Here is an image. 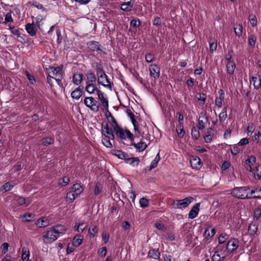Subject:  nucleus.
Returning <instances> with one entry per match:
<instances>
[{"mask_svg": "<svg viewBox=\"0 0 261 261\" xmlns=\"http://www.w3.org/2000/svg\"><path fill=\"white\" fill-rule=\"evenodd\" d=\"M249 189L247 186L235 188L231 192V194L233 197L242 199H250L249 193L247 192Z\"/></svg>", "mask_w": 261, "mask_h": 261, "instance_id": "1", "label": "nucleus"}, {"mask_svg": "<svg viewBox=\"0 0 261 261\" xmlns=\"http://www.w3.org/2000/svg\"><path fill=\"white\" fill-rule=\"evenodd\" d=\"M193 200L192 197H188L180 200H171V205L174 208L182 209L188 207Z\"/></svg>", "mask_w": 261, "mask_h": 261, "instance_id": "2", "label": "nucleus"}, {"mask_svg": "<svg viewBox=\"0 0 261 261\" xmlns=\"http://www.w3.org/2000/svg\"><path fill=\"white\" fill-rule=\"evenodd\" d=\"M112 127L113 128L116 136L120 139L125 140L127 138L131 140L133 139V135L127 129L124 132L123 129L118 126L117 122H115L114 124L112 125Z\"/></svg>", "mask_w": 261, "mask_h": 261, "instance_id": "3", "label": "nucleus"}, {"mask_svg": "<svg viewBox=\"0 0 261 261\" xmlns=\"http://www.w3.org/2000/svg\"><path fill=\"white\" fill-rule=\"evenodd\" d=\"M84 104L91 110L97 112L99 109V105L93 97H87L84 99Z\"/></svg>", "mask_w": 261, "mask_h": 261, "instance_id": "4", "label": "nucleus"}, {"mask_svg": "<svg viewBox=\"0 0 261 261\" xmlns=\"http://www.w3.org/2000/svg\"><path fill=\"white\" fill-rule=\"evenodd\" d=\"M59 237V235L56 233V232L52 228L51 229L46 232L45 234L43 236V240L45 243H51L56 241Z\"/></svg>", "mask_w": 261, "mask_h": 261, "instance_id": "5", "label": "nucleus"}, {"mask_svg": "<svg viewBox=\"0 0 261 261\" xmlns=\"http://www.w3.org/2000/svg\"><path fill=\"white\" fill-rule=\"evenodd\" d=\"M149 70L150 75L155 80L158 79L160 75V68L156 64H151L149 66Z\"/></svg>", "mask_w": 261, "mask_h": 261, "instance_id": "6", "label": "nucleus"}, {"mask_svg": "<svg viewBox=\"0 0 261 261\" xmlns=\"http://www.w3.org/2000/svg\"><path fill=\"white\" fill-rule=\"evenodd\" d=\"M238 241L236 239H231L227 242L226 250L227 252L232 253L238 248Z\"/></svg>", "mask_w": 261, "mask_h": 261, "instance_id": "7", "label": "nucleus"}, {"mask_svg": "<svg viewBox=\"0 0 261 261\" xmlns=\"http://www.w3.org/2000/svg\"><path fill=\"white\" fill-rule=\"evenodd\" d=\"M98 77V83L104 86L105 87H107L111 89L112 87L110 84V82L108 79V76L106 73H104V75L100 74V75L97 76Z\"/></svg>", "mask_w": 261, "mask_h": 261, "instance_id": "8", "label": "nucleus"}, {"mask_svg": "<svg viewBox=\"0 0 261 261\" xmlns=\"http://www.w3.org/2000/svg\"><path fill=\"white\" fill-rule=\"evenodd\" d=\"M102 134L109 138H111V139H114L115 137L111 129H110L108 124L105 125L103 123L101 125Z\"/></svg>", "mask_w": 261, "mask_h": 261, "instance_id": "9", "label": "nucleus"}, {"mask_svg": "<svg viewBox=\"0 0 261 261\" xmlns=\"http://www.w3.org/2000/svg\"><path fill=\"white\" fill-rule=\"evenodd\" d=\"M199 206L200 203H197L192 207L188 215L189 219H194L197 216L199 211Z\"/></svg>", "mask_w": 261, "mask_h": 261, "instance_id": "10", "label": "nucleus"}, {"mask_svg": "<svg viewBox=\"0 0 261 261\" xmlns=\"http://www.w3.org/2000/svg\"><path fill=\"white\" fill-rule=\"evenodd\" d=\"M97 95L100 100L103 109H108L109 108V101L107 97L103 95V93L101 91H97Z\"/></svg>", "mask_w": 261, "mask_h": 261, "instance_id": "11", "label": "nucleus"}, {"mask_svg": "<svg viewBox=\"0 0 261 261\" xmlns=\"http://www.w3.org/2000/svg\"><path fill=\"white\" fill-rule=\"evenodd\" d=\"M25 29L30 36H35L36 35L37 29L34 23L26 24Z\"/></svg>", "mask_w": 261, "mask_h": 261, "instance_id": "12", "label": "nucleus"}, {"mask_svg": "<svg viewBox=\"0 0 261 261\" xmlns=\"http://www.w3.org/2000/svg\"><path fill=\"white\" fill-rule=\"evenodd\" d=\"M250 199L261 198V187H254L249 193Z\"/></svg>", "mask_w": 261, "mask_h": 261, "instance_id": "13", "label": "nucleus"}, {"mask_svg": "<svg viewBox=\"0 0 261 261\" xmlns=\"http://www.w3.org/2000/svg\"><path fill=\"white\" fill-rule=\"evenodd\" d=\"M191 166L194 169H199L201 167V160L198 156H192L190 159Z\"/></svg>", "mask_w": 261, "mask_h": 261, "instance_id": "14", "label": "nucleus"}, {"mask_svg": "<svg viewBox=\"0 0 261 261\" xmlns=\"http://www.w3.org/2000/svg\"><path fill=\"white\" fill-rule=\"evenodd\" d=\"M86 227V224L84 221H76L75 223L74 229L79 233H82Z\"/></svg>", "mask_w": 261, "mask_h": 261, "instance_id": "15", "label": "nucleus"}, {"mask_svg": "<svg viewBox=\"0 0 261 261\" xmlns=\"http://www.w3.org/2000/svg\"><path fill=\"white\" fill-rule=\"evenodd\" d=\"M208 119L205 115L201 113L198 119V128L199 129H202L204 127L205 123L207 122Z\"/></svg>", "mask_w": 261, "mask_h": 261, "instance_id": "16", "label": "nucleus"}, {"mask_svg": "<svg viewBox=\"0 0 261 261\" xmlns=\"http://www.w3.org/2000/svg\"><path fill=\"white\" fill-rule=\"evenodd\" d=\"M62 66L57 67H52L51 72L55 78L62 77Z\"/></svg>", "mask_w": 261, "mask_h": 261, "instance_id": "17", "label": "nucleus"}, {"mask_svg": "<svg viewBox=\"0 0 261 261\" xmlns=\"http://www.w3.org/2000/svg\"><path fill=\"white\" fill-rule=\"evenodd\" d=\"M214 130L213 128L209 127L207 129V132L205 136H204V141L206 143H210L213 140L214 136Z\"/></svg>", "mask_w": 261, "mask_h": 261, "instance_id": "18", "label": "nucleus"}, {"mask_svg": "<svg viewBox=\"0 0 261 261\" xmlns=\"http://www.w3.org/2000/svg\"><path fill=\"white\" fill-rule=\"evenodd\" d=\"M85 90L90 94L94 93L95 92L97 93V91H100L97 88L95 84L89 83L86 84Z\"/></svg>", "mask_w": 261, "mask_h": 261, "instance_id": "19", "label": "nucleus"}, {"mask_svg": "<svg viewBox=\"0 0 261 261\" xmlns=\"http://www.w3.org/2000/svg\"><path fill=\"white\" fill-rule=\"evenodd\" d=\"M257 230L258 226L256 223L252 222L249 224L248 232L250 236L257 234Z\"/></svg>", "mask_w": 261, "mask_h": 261, "instance_id": "20", "label": "nucleus"}, {"mask_svg": "<svg viewBox=\"0 0 261 261\" xmlns=\"http://www.w3.org/2000/svg\"><path fill=\"white\" fill-rule=\"evenodd\" d=\"M83 240V237L82 236L76 234L72 240V244L73 246L78 247L82 244Z\"/></svg>", "mask_w": 261, "mask_h": 261, "instance_id": "21", "label": "nucleus"}, {"mask_svg": "<svg viewBox=\"0 0 261 261\" xmlns=\"http://www.w3.org/2000/svg\"><path fill=\"white\" fill-rule=\"evenodd\" d=\"M236 64L232 61H227L226 64L227 73L229 75H232L234 71Z\"/></svg>", "mask_w": 261, "mask_h": 261, "instance_id": "22", "label": "nucleus"}, {"mask_svg": "<svg viewBox=\"0 0 261 261\" xmlns=\"http://www.w3.org/2000/svg\"><path fill=\"white\" fill-rule=\"evenodd\" d=\"M83 74L81 72H77L74 74L73 76V82L74 84L77 85L81 83L83 81Z\"/></svg>", "mask_w": 261, "mask_h": 261, "instance_id": "23", "label": "nucleus"}, {"mask_svg": "<svg viewBox=\"0 0 261 261\" xmlns=\"http://www.w3.org/2000/svg\"><path fill=\"white\" fill-rule=\"evenodd\" d=\"M82 95V89L79 87L76 88L74 91H73L71 93V96L72 98L78 99H79Z\"/></svg>", "mask_w": 261, "mask_h": 261, "instance_id": "24", "label": "nucleus"}, {"mask_svg": "<svg viewBox=\"0 0 261 261\" xmlns=\"http://www.w3.org/2000/svg\"><path fill=\"white\" fill-rule=\"evenodd\" d=\"M256 161V158L253 156H249L246 160V164L249 167V168H248V170L252 172L253 168L252 167V166L254 165V163Z\"/></svg>", "mask_w": 261, "mask_h": 261, "instance_id": "25", "label": "nucleus"}, {"mask_svg": "<svg viewBox=\"0 0 261 261\" xmlns=\"http://www.w3.org/2000/svg\"><path fill=\"white\" fill-rule=\"evenodd\" d=\"M53 228L56 232V233H57V235H59V237L60 234H64L66 230V227L64 226L61 225H57L56 226L53 227Z\"/></svg>", "mask_w": 261, "mask_h": 261, "instance_id": "26", "label": "nucleus"}, {"mask_svg": "<svg viewBox=\"0 0 261 261\" xmlns=\"http://www.w3.org/2000/svg\"><path fill=\"white\" fill-rule=\"evenodd\" d=\"M87 79V83L95 84L96 81V77L95 75L93 72H88L86 75Z\"/></svg>", "mask_w": 261, "mask_h": 261, "instance_id": "27", "label": "nucleus"}, {"mask_svg": "<svg viewBox=\"0 0 261 261\" xmlns=\"http://www.w3.org/2000/svg\"><path fill=\"white\" fill-rule=\"evenodd\" d=\"M88 48L93 51H97L100 50L98 43L96 41H90L87 43Z\"/></svg>", "mask_w": 261, "mask_h": 261, "instance_id": "28", "label": "nucleus"}, {"mask_svg": "<svg viewBox=\"0 0 261 261\" xmlns=\"http://www.w3.org/2000/svg\"><path fill=\"white\" fill-rule=\"evenodd\" d=\"M83 191L81 185L79 184H75L72 186V191L77 196L80 195Z\"/></svg>", "mask_w": 261, "mask_h": 261, "instance_id": "29", "label": "nucleus"}, {"mask_svg": "<svg viewBox=\"0 0 261 261\" xmlns=\"http://www.w3.org/2000/svg\"><path fill=\"white\" fill-rule=\"evenodd\" d=\"M251 172L253 173L255 178L259 179L261 177V165L255 166V168L252 169Z\"/></svg>", "mask_w": 261, "mask_h": 261, "instance_id": "30", "label": "nucleus"}, {"mask_svg": "<svg viewBox=\"0 0 261 261\" xmlns=\"http://www.w3.org/2000/svg\"><path fill=\"white\" fill-rule=\"evenodd\" d=\"M133 7V4L130 2H126L121 4V9L124 11H130Z\"/></svg>", "mask_w": 261, "mask_h": 261, "instance_id": "31", "label": "nucleus"}, {"mask_svg": "<svg viewBox=\"0 0 261 261\" xmlns=\"http://www.w3.org/2000/svg\"><path fill=\"white\" fill-rule=\"evenodd\" d=\"M114 154L119 159L124 160L125 162H126L129 156L126 153L121 150H116Z\"/></svg>", "mask_w": 261, "mask_h": 261, "instance_id": "32", "label": "nucleus"}, {"mask_svg": "<svg viewBox=\"0 0 261 261\" xmlns=\"http://www.w3.org/2000/svg\"><path fill=\"white\" fill-rule=\"evenodd\" d=\"M250 83L253 85L254 88L257 89L260 86L261 81L258 77L253 76L250 80Z\"/></svg>", "mask_w": 261, "mask_h": 261, "instance_id": "33", "label": "nucleus"}, {"mask_svg": "<svg viewBox=\"0 0 261 261\" xmlns=\"http://www.w3.org/2000/svg\"><path fill=\"white\" fill-rule=\"evenodd\" d=\"M103 110L106 111V116L107 118L108 119V120H109V121L111 123V126L113 124H114L115 122L117 123V121L115 119L114 117L112 115L111 113L109 111L108 109H103Z\"/></svg>", "mask_w": 261, "mask_h": 261, "instance_id": "34", "label": "nucleus"}, {"mask_svg": "<svg viewBox=\"0 0 261 261\" xmlns=\"http://www.w3.org/2000/svg\"><path fill=\"white\" fill-rule=\"evenodd\" d=\"M74 193H73L72 191L67 193L66 197V199L67 202L69 203H71L73 202L75 199L77 197Z\"/></svg>", "mask_w": 261, "mask_h": 261, "instance_id": "35", "label": "nucleus"}, {"mask_svg": "<svg viewBox=\"0 0 261 261\" xmlns=\"http://www.w3.org/2000/svg\"><path fill=\"white\" fill-rule=\"evenodd\" d=\"M233 29H234L235 34L237 36L240 37V36H242L243 27L241 24H234V27H233Z\"/></svg>", "mask_w": 261, "mask_h": 261, "instance_id": "36", "label": "nucleus"}, {"mask_svg": "<svg viewBox=\"0 0 261 261\" xmlns=\"http://www.w3.org/2000/svg\"><path fill=\"white\" fill-rule=\"evenodd\" d=\"M139 161L140 160L138 158H133L128 156L126 163L135 166L139 164Z\"/></svg>", "mask_w": 261, "mask_h": 261, "instance_id": "37", "label": "nucleus"}, {"mask_svg": "<svg viewBox=\"0 0 261 261\" xmlns=\"http://www.w3.org/2000/svg\"><path fill=\"white\" fill-rule=\"evenodd\" d=\"M36 224L39 227H45L48 225V222L44 218H41L37 220Z\"/></svg>", "mask_w": 261, "mask_h": 261, "instance_id": "38", "label": "nucleus"}, {"mask_svg": "<svg viewBox=\"0 0 261 261\" xmlns=\"http://www.w3.org/2000/svg\"><path fill=\"white\" fill-rule=\"evenodd\" d=\"M160 160V157L159 155V153L157 154L154 159L151 162V164L149 166V170H152V169L156 167L158 165V162Z\"/></svg>", "mask_w": 261, "mask_h": 261, "instance_id": "39", "label": "nucleus"}, {"mask_svg": "<svg viewBox=\"0 0 261 261\" xmlns=\"http://www.w3.org/2000/svg\"><path fill=\"white\" fill-rule=\"evenodd\" d=\"M21 259L23 261L29 260L30 252L27 248H23L22 250Z\"/></svg>", "mask_w": 261, "mask_h": 261, "instance_id": "40", "label": "nucleus"}, {"mask_svg": "<svg viewBox=\"0 0 261 261\" xmlns=\"http://www.w3.org/2000/svg\"><path fill=\"white\" fill-rule=\"evenodd\" d=\"M148 254L151 258L158 259L160 258V253L158 250L153 249L149 251Z\"/></svg>", "mask_w": 261, "mask_h": 261, "instance_id": "41", "label": "nucleus"}, {"mask_svg": "<svg viewBox=\"0 0 261 261\" xmlns=\"http://www.w3.org/2000/svg\"><path fill=\"white\" fill-rule=\"evenodd\" d=\"M209 44H210V51L211 53H213L215 51L217 47V43L216 41L215 40L212 41V39L208 40Z\"/></svg>", "mask_w": 261, "mask_h": 261, "instance_id": "42", "label": "nucleus"}, {"mask_svg": "<svg viewBox=\"0 0 261 261\" xmlns=\"http://www.w3.org/2000/svg\"><path fill=\"white\" fill-rule=\"evenodd\" d=\"M70 181V178L68 176H64L59 180V185L62 187L66 186Z\"/></svg>", "mask_w": 261, "mask_h": 261, "instance_id": "43", "label": "nucleus"}, {"mask_svg": "<svg viewBox=\"0 0 261 261\" xmlns=\"http://www.w3.org/2000/svg\"><path fill=\"white\" fill-rule=\"evenodd\" d=\"M227 117V110L226 108H224L222 112L219 115V120L221 122H223Z\"/></svg>", "mask_w": 261, "mask_h": 261, "instance_id": "44", "label": "nucleus"}, {"mask_svg": "<svg viewBox=\"0 0 261 261\" xmlns=\"http://www.w3.org/2000/svg\"><path fill=\"white\" fill-rule=\"evenodd\" d=\"M134 146L139 150V151H143L147 147V144L144 142H139L137 144H134Z\"/></svg>", "mask_w": 261, "mask_h": 261, "instance_id": "45", "label": "nucleus"}, {"mask_svg": "<svg viewBox=\"0 0 261 261\" xmlns=\"http://www.w3.org/2000/svg\"><path fill=\"white\" fill-rule=\"evenodd\" d=\"M110 139H111V138L105 136V137L102 139V144L107 147L111 148L112 147V144L110 142Z\"/></svg>", "mask_w": 261, "mask_h": 261, "instance_id": "46", "label": "nucleus"}, {"mask_svg": "<svg viewBox=\"0 0 261 261\" xmlns=\"http://www.w3.org/2000/svg\"><path fill=\"white\" fill-rule=\"evenodd\" d=\"M248 39V44L251 47H254L256 41V37L254 35H250Z\"/></svg>", "mask_w": 261, "mask_h": 261, "instance_id": "47", "label": "nucleus"}, {"mask_svg": "<svg viewBox=\"0 0 261 261\" xmlns=\"http://www.w3.org/2000/svg\"><path fill=\"white\" fill-rule=\"evenodd\" d=\"M176 132L179 138H182L185 134L184 128L181 124L176 127Z\"/></svg>", "mask_w": 261, "mask_h": 261, "instance_id": "48", "label": "nucleus"}, {"mask_svg": "<svg viewBox=\"0 0 261 261\" xmlns=\"http://www.w3.org/2000/svg\"><path fill=\"white\" fill-rule=\"evenodd\" d=\"M139 203L142 208H145L148 206L149 202L147 199L143 197L140 199Z\"/></svg>", "mask_w": 261, "mask_h": 261, "instance_id": "49", "label": "nucleus"}, {"mask_svg": "<svg viewBox=\"0 0 261 261\" xmlns=\"http://www.w3.org/2000/svg\"><path fill=\"white\" fill-rule=\"evenodd\" d=\"M96 70L97 76L100 75V74L104 75V73H105L102 66L100 64L96 63Z\"/></svg>", "mask_w": 261, "mask_h": 261, "instance_id": "50", "label": "nucleus"}, {"mask_svg": "<svg viewBox=\"0 0 261 261\" xmlns=\"http://www.w3.org/2000/svg\"><path fill=\"white\" fill-rule=\"evenodd\" d=\"M54 139L52 138H45L42 139V143L44 146H47L51 144L54 143Z\"/></svg>", "mask_w": 261, "mask_h": 261, "instance_id": "51", "label": "nucleus"}, {"mask_svg": "<svg viewBox=\"0 0 261 261\" xmlns=\"http://www.w3.org/2000/svg\"><path fill=\"white\" fill-rule=\"evenodd\" d=\"M102 190V187L101 184L99 182H97L94 188V193L95 195H98L101 193Z\"/></svg>", "mask_w": 261, "mask_h": 261, "instance_id": "52", "label": "nucleus"}, {"mask_svg": "<svg viewBox=\"0 0 261 261\" xmlns=\"http://www.w3.org/2000/svg\"><path fill=\"white\" fill-rule=\"evenodd\" d=\"M215 234V229L214 228H213L211 229V230L210 231L208 229H206L205 230L204 232V236L206 238L210 237L212 238L213 237Z\"/></svg>", "mask_w": 261, "mask_h": 261, "instance_id": "53", "label": "nucleus"}, {"mask_svg": "<svg viewBox=\"0 0 261 261\" xmlns=\"http://www.w3.org/2000/svg\"><path fill=\"white\" fill-rule=\"evenodd\" d=\"M191 135L194 139H197L199 137V133L195 127H193L191 130Z\"/></svg>", "mask_w": 261, "mask_h": 261, "instance_id": "54", "label": "nucleus"}, {"mask_svg": "<svg viewBox=\"0 0 261 261\" xmlns=\"http://www.w3.org/2000/svg\"><path fill=\"white\" fill-rule=\"evenodd\" d=\"M226 234L222 233L218 238V243L219 244H223L227 240V237Z\"/></svg>", "mask_w": 261, "mask_h": 261, "instance_id": "55", "label": "nucleus"}, {"mask_svg": "<svg viewBox=\"0 0 261 261\" xmlns=\"http://www.w3.org/2000/svg\"><path fill=\"white\" fill-rule=\"evenodd\" d=\"M14 185L13 184H11L10 182H6L3 188L4 189L6 192L10 191L13 187H14Z\"/></svg>", "mask_w": 261, "mask_h": 261, "instance_id": "56", "label": "nucleus"}, {"mask_svg": "<svg viewBox=\"0 0 261 261\" xmlns=\"http://www.w3.org/2000/svg\"><path fill=\"white\" fill-rule=\"evenodd\" d=\"M249 19L250 21L251 24L252 25V27H254V26L256 25L257 20V18L255 15H250L249 16Z\"/></svg>", "mask_w": 261, "mask_h": 261, "instance_id": "57", "label": "nucleus"}, {"mask_svg": "<svg viewBox=\"0 0 261 261\" xmlns=\"http://www.w3.org/2000/svg\"><path fill=\"white\" fill-rule=\"evenodd\" d=\"M261 216V208H256L254 212V217L257 220Z\"/></svg>", "mask_w": 261, "mask_h": 261, "instance_id": "58", "label": "nucleus"}, {"mask_svg": "<svg viewBox=\"0 0 261 261\" xmlns=\"http://www.w3.org/2000/svg\"><path fill=\"white\" fill-rule=\"evenodd\" d=\"M25 73L26 76H27V78L28 79V80H29L30 82L32 84H34L36 82V81H35V79L34 76L31 75L27 71H26Z\"/></svg>", "mask_w": 261, "mask_h": 261, "instance_id": "59", "label": "nucleus"}, {"mask_svg": "<svg viewBox=\"0 0 261 261\" xmlns=\"http://www.w3.org/2000/svg\"><path fill=\"white\" fill-rule=\"evenodd\" d=\"M107 250L106 247H102L98 251V254L102 256L105 257L107 255Z\"/></svg>", "mask_w": 261, "mask_h": 261, "instance_id": "60", "label": "nucleus"}, {"mask_svg": "<svg viewBox=\"0 0 261 261\" xmlns=\"http://www.w3.org/2000/svg\"><path fill=\"white\" fill-rule=\"evenodd\" d=\"M131 121L134 125V129H135V132H138V133L139 134H140V132L139 130V127H138V122L136 120L135 118H134L131 119Z\"/></svg>", "mask_w": 261, "mask_h": 261, "instance_id": "61", "label": "nucleus"}, {"mask_svg": "<svg viewBox=\"0 0 261 261\" xmlns=\"http://www.w3.org/2000/svg\"><path fill=\"white\" fill-rule=\"evenodd\" d=\"M221 253L218 250L216 251L214 254L213 255L212 259L213 261H219V258L220 257Z\"/></svg>", "mask_w": 261, "mask_h": 261, "instance_id": "62", "label": "nucleus"}, {"mask_svg": "<svg viewBox=\"0 0 261 261\" xmlns=\"http://www.w3.org/2000/svg\"><path fill=\"white\" fill-rule=\"evenodd\" d=\"M154 56L151 54H147L145 55V60L148 63L152 62L154 60Z\"/></svg>", "mask_w": 261, "mask_h": 261, "instance_id": "63", "label": "nucleus"}, {"mask_svg": "<svg viewBox=\"0 0 261 261\" xmlns=\"http://www.w3.org/2000/svg\"><path fill=\"white\" fill-rule=\"evenodd\" d=\"M9 244L7 243H4L2 245V252L3 253L5 254L8 250Z\"/></svg>", "mask_w": 261, "mask_h": 261, "instance_id": "64", "label": "nucleus"}]
</instances>
